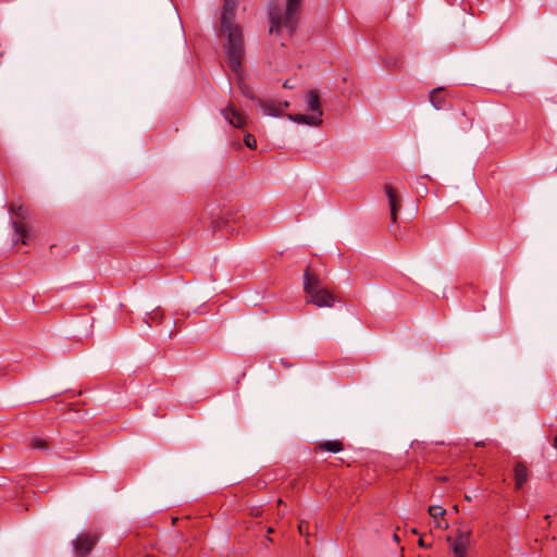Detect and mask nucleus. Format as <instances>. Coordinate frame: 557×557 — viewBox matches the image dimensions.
I'll list each match as a JSON object with an SVG mask.
<instances>
[{
    "label": "nucleus",
    "mask_w": 557,
    "mask_h": 557,
    "mask_svg": "<svg viewBox=\"0 0 557 557\" xmlns=\"http://www.w3.org/2000/svg\"><path fill=\"white\" fill-rule=\"evenodd\" d=\"M236 9V0H224L221 14V35L225 36L227 39V42L224 45L227 63L230 67L238 71L245 48L243 30L240 26L235 23Z\"/></svg>",
    "instance_id": "f257e3e1"
},
{
    "label": "nucleus",
    "mask_w": 557,
    "mask_h": 557,
    "mask_svg": "<svg viewBox=\"0 0 557 557\" xmlns=\"http://www.w3.org/2000/svg\"><path fill=\"white\" fill-rule=\"evenodd\" d=\"M304 0H285V8L282 10L277 5H273L269 10L270 33L280 34L286 29L289 35L294 34L301 14V5Z\"/></svg>",
    "instance_id": "f03ea898"
},
{
    "label": "nucleus",
    "mask_w": 557,
    "mask_h": 557,
    "mask_svg": "<svg viewBox=\"0 0 557 557\" xmlns=\"http://www.w3.org/2000/svg\"><path fill=\"white\" fill-rule=\"evenodd\" d=\"M384 191L388 200L389 211H391V221L393 224L397 222L398 212L401 208V195L399 191L395 189V187L386 183L384 185Z\"/></svg>",
    "instance_id": "7ed1b4c3"
},
{
    "label": "nucleus",
    "mask_w": 557,
    "mask_h": 557,
    "mask_svg": "<svg viewBox=\"0 0 557 557\" xmlns=\"http://www.w3.org/2000/svg\"><path fill=\"white\" fill-rule=\"evenodd\" d=\"M307 295V302L312 304L317 307L323 308V307H333L335 297L327 288H318L315 290H312L311 293L306 294Z\"/></svg>",
    "instance_id": "20e7f679"
},
{
    "label": "nucleus",
    "mask_w": 557,
    "mask_h": 557,
    "mask_svg": "<svg viewBox=\"0 0 557 557\" xmlns=\"http://www.w3.org/2000/svg\"><path fill=\"white\" fill-rule=\"evenodd\" d=\"M97 541L98 537L96 535L79 534L73 542L76 557H86L91 552Z\"/></svg>",
    "instance_id": "39448f33"
},
{
    "label": "nucleus",
    "mask_w": 557,
    "mask_h": 557,
    "mask_svg": "<svg viewBox=\"0 0 557 557\" xmlns=\"http://www.w3.org/2000/svg\"><path fill=\"white\" fill-rule=\"evenodd\" d=\"M257 102L262 111L267 115L271 116H280L283 114L284 110L289 107L288 101H278V100H263L258 98Z\"/></svg>",
    "instance_id": "423d86ee"
},
{
    "label": "nucleus",
    "mask_w": 557,
    "mask_h": 557,
    "mask_svg": "<svg viewBox=\"0 0 557 557\" xmlns=\"http://www.w3.org/2000/svg\"><path fill=\"white\" fill-rule=\"evenodd\" d=\"M470 540V532L458 531L457 537L451 544L453 552L456 557H466L468 552V545Z\"/></svg>",
    "instance_id": "0eeeda50"
},
{
    "label": "nucleus",
    "mask_w": 557,
    "mask_h": 557,
    "mask_svg": "<svg viewBox=\"0 0 557 557\" xmlns=\"http://www.w3.org/2000/svg\"><path fill=\"white\" fill-rule=\"evenodd\" d=\"M221 113L224 119L236 128H242L246 125V117L232 104L224 108Z\"/></svg>",
    "instance_id": "6e6552de"
},
{
    "label": "nucleus",
    "mask_w": 557,
    "mask_h": 557,
    "mask_svg": "<svg viewBox=\"0 0 557 557\" xmlns=\"http://www.w3.org/2000/svg\"><path fill=\"white\" fill-rule=\"evenodd\" d=\"M529 469L523 461H517L513 466L515 488L520 490L529 480Z\"/></svg>",
    "instance_id": "1a4fd4ad"
},
{
    "label": "nucleus",
    "mask_w": 557,
    "mask_h": 557,
    "mask_svg": "<svg viewBox=\"0 0 557 557\" xmlns=\"http://www.w3.org/2000/svg\"><path fill=\"white\" fill-rule=\"evenodd\" d=\"M318 288H322L320 276L307 267L304 273V290L308 294Z\"/></svg>",
    "instance_id": "9d476101"
},
{
    "label": "nucleus",
    "mask_w": 557,
    "mask_h": 557,
    "mask_svg": "<svg viewBox=\"0 0 557 557\" xmlns=\"http://www.w3.org/2000/svg\"><path fill=\"white\" fill-rule=\"evenodd\" d=\"M306 104L308 110L311 112V115H317L319 120H321V116L323 114L321 104H320V97L318 91L310 90L306 95Z\"/></svg>",
    "instance_id": "9b49d317"
},
{
    "label": "nucleus",
    "mask_w": 557,
    "mask_h": 557,
    "mask_svg": "<svg viewBox=\"0 0 557 557\" xmlns=\"http://www.w3.org/2000/svg\"><path fill=\"white\" fill-rule=\"evenodd\" d=\"M430 102L436 110L444 109L446 106V94L443 87L434 88L430 92Z\"/></svg>",
    "instance_id": "f8f14e48"
},
{
    "label": "nucleus",
    "mask_w": 557,
    "mask_h": 557,
    "mask_svg": "<svg viewBox=\"0 0 557 557\" xmlns=\"http://www.w3.org/2000/svg\"><path fill=\"white\" fill-rule=\"evenodd\" d=\"M343 449H344V445L338 440L325 441L323 443H320L315 447V450H325V451H330V453H334V454L339 453Z\"/></svg>",
    "instance_id": "ddd939ff"
},
{
    "label": "nucleus",
    "mask_w": 557,
    "mask_h": 557,
    "mask_svg": "<svg viewBox=\"0 0 557 557\" xmlns=\"http://www.w3.org/2000/svg\"><path fill=\"white\" fill-rule=\"evenodd\" d=\"M288 117L297 123L300 124H308V125H320L322 123V120H319L317 115L311 114H295V115H288Z\"/></svg>",
    "instance_id": "4468645a"
},
{
    "label": "nucleus",
    "mask_w": 557,
    "mask_h": 557,
    "mask_svg": "<svg viewBox=\"0 0 557 557\" xmlns=\"http://www.w3.org/2000/svg\"><path fill=\"white\" fill-rule=\"evenodd\" d=\"M231 70L236 74L237 76V79H238V88L240 89L242 94L244 96H246L247 98H250V99H258L255 97V94L252 92V90L249 88V86H247L243 79V75H242V64L239 65V70L238 71H235L231 67Z\"/></svg>",
    "instance_id": "2eb2a0df"
},
{
    "label": "nucleus",
    "mask_w": 557,
    "mask_h": 557,
    "mask_svg": "<svg viewBox=\"0 0 557 557\" xmlns=\"http://www.w3.org/2000/svg\"><path fill=\"white\" fill-rule=\"evenodd\" d=\"M473 116L468 114L466 111H462L457 120V124L459 128L463 132H467L473 126Z\"/></svg>",
    "instance_id": "dca6fc26"
},
{
    "label": "nucleus",
    "mask_w": 557,
    "mask_h": 557,
    "mask_svg": "<svg viewBox=\"0 0 557 557\" xmlns=\"http://www.w3.org/2000/svg\"><path fill=\"white\" fill-rule=\"evenodd\" d=\"M29 446L33 449L47 451L50 449V441L45 437L35 436L30 438Z\"/></svg>",
    "instance_id": "f3484780"
},
{
    "label": "nucleus",
    "mask_w": 557,
    "mask_h": 557,
    "mask_svg": "<svg viewBox=\"0 0 557 557\" xmlns=\"http://www.w3.org/2000/svg\"><path fill=\"white\" fill-rule=\"evenodd\" d=\"M12 225L15 231V234L18 236L16 240H21L24 245H26L27 244L26 238L28 235V231H27L25 224L20 221H13Z\"/></svg>",
    "instance_id": "a211bd4d"
},
{
    "label": "nucleus",
    "mask_w": 557,
    "mask_h": 557,
    "mask_svg": "<svg viewBox=\"0 0 557 557\" xmlns=\"http://www.w3.org/2000/svg\"><path fill=\"white\" fill-rule=\"evenodd\" d=\"M163 320V312L160 309L152 310L149 312L145 319V322L148 326L152 324H160Z\"/></svg>",
    "instance_id": "6ab92c4d"
},
{
    "label": "nucleus",
    "mask_w": 557,
    "mask_h": 557,
    "mask_svg": "<svg viewBox=\"0 0 557 557\" xmlns=\"http://www.w3.org/2000/svg\"><path fill=\"white\" fill-rule=\"evenodd\" d=\"M428 512L432 518L443 517L446 513V510L438 505H432L428 508Z\"/></svg>",
    "instance_id": "aec40b11"
},
{
    "label": "nucleus",
    "mask_w": 557,
    "mask_h": 557,
    "mask_svg": "<svg viewBox=\"0 0 557 557\" xmlns=\"http://www.w3.org/2000/svg\"><path fill=\"white\" fill-rule=\"evenodd\" d=\"M244 143L250 149L257 148V140H256L255 136L249 133L245 135Z\"/></svg>",
    "instance_id": "412c9836"
},
{
    "label": "nucleus",
    "mask_w": 557,
    "mask_h": 557,
    "mask_svg": "<svg viewBox=\"0 0 557 557\" xmlns=\"http://www.w3.org/2000/svg\"><path fill=\"white\" fill-rule=\"evenodd\" d=\"M26 213H27V210L25 208H23L22 206H20L17 208V210L15 211V214L21 218V219H25L26 216Z\"/></svg>",
    "instance_id": "4be33fe9"
},
{
    "label": "nucleus",
    "mask_w": 557,
    "mask_h": 557,
    "mask_svg": "<svg viewBox=\"0 0 557 557\" xmlns=\"http://www.w3.org/2000/svg\"><path fill=\"white\" fill-rule=\"evenodd\" d=\"M283 87H284V88H288V89H290V88H293V87H294V85L290 83V81H289V79H286V81L284 82V84H283Z\"/></svg>",
    "instance_id": "5701e85b"
},
{
    "label": "nucleus",
    "mask_w": 557,
    "mask_h": 557,
    "mask_svg": "<svg viewBox=\"0 0 557 557\" xmlns=\"http://www.w3.org/2000/svg\"><path fill=\"white\" fill-rule=\"evenodd\" d=\"M418 543H419V546H421V547H428V545L424 543L422 537L419 539Z\"/></svg>",
    "instance_id": "b1692460"
},
{
    "label": "nucleus",
    "mask_w": 557,
    "mask_h": 557,
    "mask_svg": "<svg viewBox=\"0 0 557 557\" xmlns=\"http://www.w3.org/2000/svg\"><path fill=\"white\" fill-rule=\"evenodd\" d=\"M298 530H299V533L302 534V532H305V529H302V523H300L298 525Z\"/></svg>",
    "instance_id": "393cba45"
},
{
    "label": "nucleus",
    "mask_w": 557,
    "mask_h": 557,
    "mask_svg": "<svg viewBox=\"0 0 557 557\" xmlns=\"http://www.w3.org/2000/svg\"><path fill=\"white\" fill-rule=\"evenodd\" d=\"M298 530H299V533L302 534V532H305V529H302V523H300L298 525Z\"/></svg>",
    "instance_id": "a878e982"
},
{
    "label": "nucleus",
    "mask_w": 557,
    "mask_h": 557,
    "mask_svg": "<svg viewBox=\"0 0 557 557\" xmlns=\"http://www.w3.org/2000/svg\"><path fill=\"white\" fill-rule=\"evenodd\" d=\"M553 446H554V448H556V449H557V435L554 437Z\"/></svg>",
    "instance_id": "bb28decb"
},
{
    "label": "nucleus",
    "mask_w": 557,
    "mask_h": 557,
    "mask_svg": "<svg viewBox=\"0 0 557 557\" xmlns=\"http://www.w3.org/2000/svg\"><path fill=\"white\" fill-rule=\"evenodd\" d=\"M484 445H485V444H484V442H478V443L475 444V446H478V447H482V446H484Z\"/></svg>",
    "instance_id": "cd10ccee"
},
{
    "label": "nucleus",
    "mask_w": 557,
    "mask_h": 557,
    "mask_svg": "<svg viewBox=\"0 0 557 557\" xmlns=\"http://www.w3.org/2000/svg\"><path fill=\"white\" fill-rule=\"evenodd\" d=\"M544 518H545V520H547V521H548V520L550 519V516H549V515H546Z\"/></svg>",
    "instance_id": "c85d7f7f"
},
{
    "label": "nucleus",
    "mask_w": 557,
    "mask_h": 557,
    "mask_svg": "<svg viewBox=\"0 0 557 557\" xmlns=\"http://www.w3.org/2000/svg\"><path fill=\"white\" fill-rule=\"evenodd\" d=\"M394 540L399 541L397 534H394Z\"/></svg>",
    "instance_id": "c756f323"
},
{
    "label": "nucleus",
    "mask_w": 557,
    "mask_h": 557,
    "mask_svg": "<svg viewBox=\"0 0 557 557\" xmlns=\"http://www.w3.org/2000/svg\"><path fill=\"white\" fill-rule=\"evenodd\" d=\"M282 363H283L284 366H286V367H288V366H289L287 362H284L283 360H282Z\"/></svg>",
    "instance_id": "7c9ffc66"
},
{
    "label": "nucleus",
    "mask_w": 557,
    "mask_h": 557,
    "mask_svg": "<svg viewBox=\"0 0 557 557\" xmlns=\"http://www.w3.org/2000/svg\"><path fill=\"white\" fill-rule=\"evenodd\" d=\"M144 557H154V556H152V555H146V556H144Z\"/></svg>",
    "instance_id": "2f4dec72"
}]
</instances>
